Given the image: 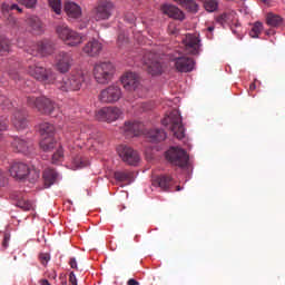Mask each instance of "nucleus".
I'll use <instances>...</instances> for the list:
<instances>
[{
    "label": "nucleus",
    "instance_id": "5701e85b",
    "mask_svg": "<svg viewBox=\"0 0 285 285\" xmlns=\"http://www.w3.org/2000/svg\"><path fill=\"white\" fill-rule=\"evenodd\" d=\"M174 185L175 179L166 175L157 176L151 181V186H154L155 188H160V190H164L165 193L170 190V188H173Z\"/></svg>",
    "mask_w": 285,
    "mask_h": 285
},
{
    "label": "nucleus",
    "instance_id": "0eeeda50",
    "mask_svg": "<svg viewBox=\"0 0 285 285\" xmlns=\"http://www.w3.org/2000/svg\"><path fill=\"white\" fill-rule=\"evenodd\" d=\"M57 35L59 39L67 43V46H79V43L83 42V37L77 33V31L68 28L66 24L57 27Z\"/></svg>",
    "mask_w": 285,
    "mask_h": 285
},
{
    "label": "nucleus",
    "instance_id": "4468645a",
    "mask_svg": "<svg viewBox=\"0 0 285 285\" xmlns=\"http://www.w3.org/2000/svg\"><path fill=\"white\" fill-rule=\"evenodd\" d=\"M183 46L187 55H199L202 51V40L197 35L187 33L183 39Z\"/></svg>",
    "mask_w": 285,
    "mask_h": 285
},
{
    "label": "nucleus",
    "instance_id": "39448f33",
    "mask_svg": "<svg viewBox=\"0 0 285 285\" xmlns=\"http://www.w3.org/2000/svg\"><path fill=\"white\" fill-rule=\"evenodd\" d=\"M115 75V65L111 62H99L94 68V77L98 83H109Z\"/></svg>",
    "mask_w": 285,
    "mask_h": 285
},
{
    "label": "nucleus",
    "instance_id": "72a5a7b5",
    "mask_svg": "<svg viewBox=\"0 0 285 285\" xmlns=\"http://www.w3.org/2000/svg\"><path fill=\"white\" fill-rule=\"evenodd\" d=\"M175 3H178V6H181V8H185L188 10V12H197L199 10V6L197 2L193 0H174Z\"/></svg>",
    "mask_w": 285,
    "mask_h": 285
},
{
    "label": "nucleus",
    "instance_id": "7ed1b4c3",
    "mask_svg": "<svg viewBox=\"0 0 285 285\" xmlns=\"http://www.w3.org/2000/svg\"><path fill=\"white\" fill-rule=\"evenodd\" d=\"M83 81H86V77L82 71H77L71 73L70 76H66L61 81L57 82L58 90L62 92H70L81 90V86H83Z\"/></svg>",
    "mask_w": 285,
    "mask_h": 285
},
{
    "label": "nucleus",
    "instance_id": "393cba45",
    "mask_svg": "<svg viewBox=\"0 0 285 285\" xmlns=\"http://www.w3.org/2000/svg\"><path fill=\"white\" fill-rule=\"evenodd\" d=\"M101 50H104V45L97 39L90 40L83 47V53L88 55V57H98V55H101Z\"/></svg>",
    "mask_w": 285,
    "mask_h": 285
},
{
    "label": "nucleus",
    "instance_id": "0e129e2a",
    "mask_svg": "<svg viewBox=\"0 0 285 285\" xmlns=\"http://www.w3.org/2000/svg\"><path fill=\"white\" fill-rule=\"evenodd\" d=\"M49 277H51L52 279H57V272H52V274Z\"/></svg>",
    "mask_w": 285,
    "mask_h": 285
},
{
    "label": "nucleus",
    "instance_id": "58836bf2",
    "mask_svg": "<svg viewBox=\"0 0 285 285\" xmlns=\"http://www.w3.org/2000/svg\"><path fill=\"white\" fill-rule=\"evenodd\" d=\"M0 108L2 110H10L12 108V101L8 97L0 95Z\"/></svg>",
    "mask_w": 285,
    "mask_h": 285
},
{
    "label": "nucleus",
    "instance_id": "6e6d98bb",
    "mask_svg": "<svg viewBox=\"0 0 285 285\" xmlns=\"http://www.w3.org/2000/svg\"><path fill=\"white\" fill-rule=\"evenodd\" d=\"M10 242V236L4 235L3 242H2V246L3 248L8 247V243Z\"/></svg>",
    "mask_w": 285,
    "mask_h": 285
},
{
    "label": "nucleus",
    "instance_id": "3c124183",
    "mask_svg": "<svg viewBox=\"0 0 285 285\" xmlns=\"http://www.w3.org/2000/svg\"><path fill=\"white\" fill-rule=\"evenodd\" d=\"M1 10H2V12H10V10H12V4L3 2L1 4Z\"/></svg>",
    "mask_w": 285,
    "mask_h": 285
},
{
    "label": "nucleus",
    "instance_id": "4be33fe9",
    "mask_svg": "<svg viewBox=\"0 0 285 285\" xmlns=\"http://www.w3.org/2000/svg\"><path fill=\"white\" fill-rule=\"evenodd\" d=\"M9 171L14 179H26L28 173H30V167L26 163H13Z\"/></svg>",
    "mask_w": 285,
    "mask_h": 285
},
{
    "label": "nucleus",
    "instance_id": "5fc2aeb1",
    "mask_svg": "<svg viewBox=\"0 0 285 285\" xmlns=\"http://www.w3.org/2000/svg\"><path fill=\"white\" fill-rule=\"evenodd\" d=\"M3 184H6V173L0 169V186H3Z\"/></svg>",
    "mask_w": 285,
    "mask_h": 285
},
{
    "label": "nucleus",
    "instance_id": "aec40b11",
    "mask_svg": "<svg viewBox=\"0 0 285 285\" xmlns=\"http://www.w3.org/2000/svg\"><path fill=\"white\" fill-rule=\"evenodd\" d=\"M11 124L16 130L28 128V111L26 109H17L11 117Z\"/></svg>",
    "mask_w": 285,
    "mask_h": 285
},
{
    "label": "nucleus",
    "instance_id": "09e8293b",
    "mask_svg": "<svg viewBox=\"0 0 285 285\" xmlns=\"http://www.w3.org/2000/svg\"><path fill=\"white\" fill-rule=\"evenodd\" d=\"M19 3L26 6V8H35L37 6V0H18Z\"/></svg>",
    "mask_w": 285,
    "mask_h": 285
},
{
    "label": "nucleus",
    "instance_id": "13d9d810",
    "mask_svg": "<svg viewBox=\"0 0 285 285\" xmlns=\"http://www.w3.org/2000/svg\"><path fill=\"white\" fill-rule=\"evenodd\" d=\"M11 10H17L18 12H23V9H21V7H19V4H17V3L11 4Z\"/></svg>",
    "mask_w": 285,
    "mask_h": 285
},
{
    "label": "nucleus",
    "instance_id": "7c9ffc66",
    "mask_svg": "<svg viewBox=\"0 0 285 285\" xmlns=\"http://www.w3.org/2000/svg\"><path fill=\"white\" fill-rule=\"evenodd\" d=\"M39 146L43 153H52L57 148V140L52 137L41 138Z\"/></svg>",
    "mask_w": 285,
    "mask_h": 285
},
{
    "label": "nucleus",
    "instance_id": "6ab92c4d",
    "mask_svg": "<svg viewBox=\"0 0 285 285\" xmlns=\"http://www.w3.org/2000/svg\"><path fill=\"white\" fill-rule=\"evenodd\" d=\"M52 43L49 41H40L27 49V52L32 55V57H46V55H52Z\"/></svg>",
    "mask_w": 285,
    "mask_h": 285
},
{
    "label": "nucleus",
    "instance_id": "49530a36",
    "mask_svg": "<svg viewBox=\"0 0 285 285\" xmlns=\"http://www.w3.org/2000/svg\"><path fill=\"white\" fill-rule=\"evenodd\" d=\"M118 46L119 48H124L125 46H128V38L124 33H120L118 36Z\"/></svg>",
    "mask_w": 285,
    "mask_h": 285
},
{
    "label": "nucleus",
    "instance_id": "864d4df0",
    "mask_svg": "<svg viewBox=\"0 0 285 285\" xmlns=\"http://www.w3.org/2000/svg\"><path fill=\"white\" fill-rule=\"evenodd\" d=\"M141 108L144 110V112L148 111V110H153V105L148 104V102H142L141 104Z\"/></svg>",
    "mask_w": 285,
    "mask_h": 285
},
{
    "label": "nucleus",
    "instance_id": "4d7b16f0",
    "mask_svg": "<svg viewBox=\"0 0 285 285\" xmlns=\"http://www.w3.org/2000/svg\"><path fill=\"white\" fill-rule=\"evenodd\" d=\"M11 10H17L18 12H23V9H21V7H19V4H17V3L11 4Z\"/></svg>",
    "mask_w": 285,
    "mask_h": 285
},
{
    "label": "nucleus",
    "instance_id": "20e7f679",
    "mask_svg": "<svg viewBox=\"0 0 285 285\" xmlns=\"http://www.w3.org/2000/svg\"><path fill=\"white\" fill-rule=\"evenodd\" d=\"M28 72L33 79L40 81L45 85H52L57 81V73L52 71V69H46L43 67H39L37 65H30L28 68Z\"/></svg>",
    "mask_w": 285,
    "mask_h": 285
},
{
    "label": "nucleus",
    "instance_id": "a878e982",
    "mask_svg": "<svg viewBox=\"0 0 285 285\" xmlns=\"http://www.w3.org/2000/svg\"><path fill=\"white\" fill-rule=\"evenodd\" d=\"M161 11L164 14H167V17H170L171 19L184 21V12L173 4H164L161 7Z\"/></svg>",
    "mask_w": 285,
    "mask_h": 285
},
{
    "label": "nucleus",
    "instance_id": "c9c22d12",
    "mask_svg": "<svg viewBox=\"0 0 285 285\" xmlns=\"http://www.w3.org/2000/svg\"><path fill=\"white\" fill-rule=\"evenodd\" d=\"M200 1L207 12H216L217 8H219L218 0H200Z\"/></svg>",
    "mask_w": 285,
    "mask_h": 285
},
{
    "label": "nucleus",
    "instance_id": "dca6fc26",
    "mask_svg": "<svg viewBox=\"0 0 285 285\" xmlns=\"http://www.w3.org/2000/svg\"><path fill=\"white\" fill-rule=\"evenodd\" d=\"M171 61L178 72H193L195 70V60L186 56H178L173 58Z\"/></svg>",
    "mask_w": 285,
    "mask_h": 285
},
{
    "label": "nucleus",
    "instance_id": "338daca9",
    "mask_svg": "<svg viewBox=\"0 0 285 285\" xmlns=\"http://www.w3.org/2000/svg\"><path fill=\"white\" fill-rule=\"evenodd\" d=\"M207 30L208 32H213V30H215V27H208Z\"/></svg>",
    "mask_w": 285,
    "mask_h": 285
},
{
    "label": "nucleus",
    "instance_id": "c85d7f7f",
    "mask_svg": "<svg viewBox=\"0 0 285 285\" xmlns=\"http://www.w3.org/2000/svg\"><path fill=\"white\" fill-rule=\"evenodd\" d=\"M42 177H43L45 186L47 188H50V186H52L55 184V181H57L59 174H57V171L52 168H47L43 171Z\"/></svg>",
    "mask_w": 285,
    "mask_h": 285
},
{
    "label": "nucleus",
    "instance_id": "052dcab7",
    "mask_svg": "<svg viewBox=\"0 0 285 285\" xmlns=\"http://www.w3.org/2000/svg\"><path fill=\"white\" fill-rule=\"evenodd\" d=\"M127 285H139V282L136 281L135 278H130V279L127 282Z\"/></svg>",
    "mask_w": 285,
    "mask_h": 285
},
{
    "label": "nucleus",
    "instance_id": "473e14b6",
    "mask_svg": "<svg viewBox=\"0 0 285 285\" xmlns=\"http://www.w3.org/2000/svg\"><path fill=\"white\" fill-rule=\"evenodd\" d=\"M114 177L117 181H127L128 184L135 181V173L128 170L115 171Z\"/></svg>",
    "mask_w": 285,
    "mask_h": 285
},
{
    "label": "nucleus",
    "instance_id": "cd10ccee",
    "mask_svg": "<svg viewBox=\"0 0 285 285\" xmlns=\"http://www.w3.org/2000/svg\"><path fill=\"white\" fill-rule=\"evenodd\" d=\"M65 12L71 19H79L81 17V7L75 2H66L65 3Z\"/></svg>",
    "mask_w": 285,
    "mask_h": 285
},
{
    "label": "nucleus",
    "instance_id": "a18cd8bd",
    "mask_svg": "<svg viewBox=\"0 0 285 285\" xmlns=\"http://www.w3.org/2000/svg\"><path fill=\"white\" fill-rule=\"evenodd\" d=\"M63 159V148L59 147L57 153L52 155V164H57V161H61Z\"/></svg>",
    "mask_w": 285,
    "mask_h": 285
},
{
    "label": "nucleus",
    "instance_id": "e2e57ef3",
    "mask_svg": "<svg viewBox=\"0 0 285 285\" xmlns=\"http://www.w3.org/2000/svg\"><path fill=\"white\" fill-rule=\"evenodd\" d=\"M257 88V85H255V82H252L249 85V90H255Z\"/></svg>",
    "mask_w": 285,
    "mask_h": 285
},
{
    "label": "nucleus",
    "instance_id": "ea45409f",
    "mask_svg": "<svg viewBox=\"0 0 285 285\" xmlns=\"http://www.w3.org/2000/svg\"><path fill=\"white\" fill-rule=\"evenodd\" d=\"M27 177L29 178V181L35 184V181H37V179L41 177V173L37 168H32V169L29 168Z\"/></svg>",
    "mask_w": 285,
    "mask_h": 285
},
{
    "label": "nucleus",
    "instance_id": "9d476101",
    "mask_svg": "<svg viewBox=\"0 0 285 285\" xmlns=\"http://www.w3.org/2000/svg\"><path fill=\"white\" fill-rule=\"evenodd\" d=\"M117 153L127 166H139V163L141 161L139 153L128 145H120L117 148Z\"/></svg>",
    "mask_w": 285,
    "mask_h": 285
},
{
    "label": "nucleus",
    "instance_id": "6e6552de",
    "mask_svg": "<svg viewBox=\"0 0 285 285\" xmlns=\"http://www.w3.org/2000/svg\"><path fill=\"white\" fill-rule=\"evenodd\" d=\"M112 12H115V4L108 0H101L92 9L91 14L95 21H107V19L112 17Z\"/></svg>",
    "mask_w": 285,
    "mask_h": 285
},
{
    "label": "nucleus",
    "instance_id": "69168bd1",
    "mask_svg": "<svg viewBox=\"0 0 285 285\" xmlns=\"http://www.w3.org/2000/svg\"><path fill=\"white\" fill-rule=\"evenodd\" d=\"M171 27H169V32L170 35H177V31L176 30H170Z\"/></svg>",
    "mask_w": 285,
    "mask_h": 285
},
{
    "label": "nucleus",
    "instance_id": "de8ad7c7",
    "mask_svg": "<svg viewBox=\"0 0 285 285\" xmlns=\"http://www.w3.org/2000/svg\"><path fill=\"white\" fill-rule=\"evenodd\" d=\"M39 259H40V263L42 264V266H47L48 263L50 262V254L42 253L39 255Z\"/></svg>",
    "mask_w": 285,
    "mask_h": 285
},
{
    "label": "nucleus",
    "instance_id": "bb28decb",
    "mask_svg": "<svg viewBox=\"0 0 285 285\" xmlns=\"http://www.w3.org/2000/svg\"><path fill=\"white\" fill-rule=\"evenodd\" d=\"M147 137L153 144H159V141L166 140L167 135L164 129L155 128L147 132Z\"/></svg>",
    "mask_w": 285,
    "mask_h": 285
},
{
    "label": "nucleus",
    "instance_id": "774afa93",
    "mask_svg": "<svg viewBox=\"0 0 285 285\" xmlns=\"http://www.w3.org/2000/svg\"><path fill=\"white\" fill-rule=\"evenodd\" d=\"M263 3H265V6H268L269 1L268 0H262Z\"/></svg>",
    "mask_w": 285,
    "mask_h": 285
},
{
    "label": "nucleus",
    "instance_id": "f03ea898",
    "mask_svg": "<svg viewBox=\"0 0 285 285\" xmlns=\"http://www.w3.org/2000/svg\"><path fill=\"white\" fill-rule=\"evenodd\" d=\"M163 126H168L176 139H184V137H186L181 114H179L177 109L171 110L170 114L163 119Z\"/></svg>",
    "mask_w": 285,
    "mask_h": 285
},
{
    "label": "nucleus",
    "instance_id": "412c9836",
    "mask_svg": "<svg viewBox=\"0 0 285 285\" xmlns=\"http://www.w3.org/2000/svg\"><path fill=\"white\" fill-rule=\"evenodd\" d=\"M126 137H139L144 132V124L139 121H126L122 127Z\"/></svg>",
    "mask_w": 285,
    "mask_h": 285
},
{
    "label": "nucleus",
    "instance_id": "c756f323",
    "mask_svg": "<svg viewBox=\"0 0 285 285\" xmlns=\"http://www.w3.org/2000/svg\"><path fill=\"white\" fill-rule=\"evenodd\" d=\"M266 23L267 26H271V28H279L284 26V18L279 14L269 12L266 14Z\"/></svg>",
    "mask_w": 285,
    "mask_h": 285
},
{
    "label": "nucleus",
    "instance_id": "9b49d317",
    "mask_svg": "<svg viewBox=\"0 0 285 285\" xmlns=\"http://www.w3.org/2000/svg\"><path fill=\"white\" fill-rule=\"evenodd\" d=\"M101 104H117L121 99V87L111 85L106 89H102L98 96Z\"/></svg>",
    "mask_w": 285,
    "mask_h": 285
},
{
    "label": "nucleus",
    "instance_id": "603ef678",
    "mask_svg": "<svg viewBox=\"0 0 285 285\" xmlns=\"http://www.w3.org/2000/svg\"><path fill=\"white\" fill-rule=\"evenodd\" d=\"M9 77L11 78V79H13L14 81H19L20 79H21V77L19 76V72H17V71H9Z\"/></svg>",
    "mask_w": 285,
    "mask_h": 285
},
{
    "label": "nucleus",
    "instance_id": "e433bc0d",
    "mask_svg": "<svg viewBox=\"0 0 285 285\" xmlns=\"http://www.w3.org/2000/svg\"><path fill=\"white\" fill-rule=\"evenodd\" d=\"M10 52V40L6 36L0 35V56Z\"/></svg>",
    "mask_w": 285,
    "mask_h": 285
},
{
    "label": "nucleus",
    "instance_id": "a19ab883",
    "mask_svg": "<svg viewBox=\"0 0 285 285\" xmlns=\"http://www.w3.org/2000/svg\"><path fill=\"white\" fill-rule=\"evenodd\" d=\"M17 207L22 210H32V203L30 200L20 199L17 203Z\"/></svg>",
    "mask_w": 285,
    "mask_h": 285
},
{
    "label": "nucleus",
    "instance_id": "8fccbe9b",
    "mask_svg": "<svg viewBox=\"0 0 285 285\" xmlns=\"http://www.w3.org/2000/svg\"><path fill=\"white\" fill-rule=\"evenodd\" d=\"M69 283L70 285H77V276L75 275V272L69 274Z\"/></svg>",
    "mask_w": 285,
    "mask_h": 285
},
{
    "label": "nucleus",
    "instance_id": "c03bdc74",
    "mask_svg": "<svg viewBox=\"0 0 285 285\" xmlns=\"http://www.w3.org/2000/svg\"><path fill=\"white\" fill-rule=\"evenodd\" d=\"M66 138L71 140L79 139V130H75V128H69L66 132Z\"/></svg>",
    "mask_w": 285,
    "mask_h": 285
},
{
    "label": "nucleus",
    "instance_id": "79ce46f5",
    "mask_svg": "<svg viewBox=\"0 0 285 285\" xmlns=\"http://www.w3.org/2000/svg\"><path fill=\"white\" fill-rule=\"evenodd\" d=\"M49 6L56 14H61V0H49Z\"/></svg>",
    "mask_w": 285,
    "mask_h": 285
},
{
    "label": "nucleus",
    "instance_id": "4c0bfd02",
    "mask_svg": "<svg viewBox=\"0 0 285 285\" xmlns=\"http://www.w3.org/2000/svg\"><path fill=\"white\" fill-rule=\"evenodd\" d=\"M262 30H264V24L262 22H255L249 35L253 39H257L262 35Z\"/></svg>",
    "mask_w": 285,
    "mask_h": 285
},
{
    "label": "nucleus",
    "instance_id": "423d86ee",
    "mask_svg": "<svg viewBox=\"0 0 285 285\" xmlns=\"http://www.w3.org/2000/svg\"><path fill=\"white\" fill-rule=\"evenodd\" d=\"M142 61L147 68V72L149 75H153V77L161 75V72H164V65L161 63V60H159L157 53L153 51H145L142 56Z\"/></svg>",
    "mask_w": 285,
    "mask_h": 285
},
{
    "label": "nucleus",
    "instance_id": "bf43d9fd",
    "mask_svg": "<svg viewBox=\"0 0 285 285\" xmlns=\"http://www.w3.org/2000/svg\"><path fill=\"white\" fill-rule=\"evenodd\" d=\"M69 265L71 266V268H76L77 269V259L76 258H70Z\"/></svg>",
    "mask_w": 285,
    "mask_h": 285
},
{
    "label": "nucleus",
    "instance_id": "b1692460",
    "mask_svg": "<svg viewBox=\"0 0 285 285\" xmlns=\"http://www.w3.org/2000/svg\"><path fill=\"white\" fill-rule=\"evenodd\" d=\"M26 23L33 35H43L46 31V26L41 21V18L37 16H29Z\"/></svg>",
    "mask_w": 285,
    "mask_h": 285
},
{
    "label": "nucleus",
    "instance_id": "ddd939ff",
    "mask_svg": "<svg viewBox=\"0 0 285 285\" xmlns=\"http://www.w3.org/2000/svg\"><path fill=\"white\" fill-rule=\"evenodd\" d=\"M124 112L118 107H105L96 112V119L98 121H107V124H112L121 117Z\"/></svg>",
    "mask_w": 285,
    "mask_h": 285
},
{
    "label": "nucleus",
    "instance_id": "a211bd4d",
    "mask_svg": "<svg viewBox=\"0 0 285 285\" xmlns=\"http://www.w3.org/2000/svg\"><path fill=\"white\" fill-rule=\"evenodd\" d=\"M220 26H229L234 35L239 36L242 32V24L235 20V14L233 13H223L217 18Z\"/></svg>",
    "mask_w": 285,
    "mask_h": 285
},
{
    "label": "nucleus",
    "instance_id": "f257e3e1",
    "mask_svg": "<svg viewBox=\"0 0 285 285\" xmlns=\"http://www.w3.org/2000/svg\"><path fill=\"white\" fill-rule=\"evenodd\" d=\"M27 105L29 108H35L40 115L57 117L59 115V105L46 96H28Z\"/></svg>",
    "mask_w": 285,
    "mask_h": 285
},
{
    "label": "nucleus",
    "instance_id": "f8f14e48",
    "mask_svg": "<svg viewBox=\"0 0 285 285\" xmlns=\"http://www.w3.org/2000/svg\"><path fill=\"white\" fill-rule=\"evenodd\" d=\"M120 81L128 92H138L141 90V79L139 76L132 71H127L121 78Z\"/></svg>",
    "mask_w": 285,
    "mask_h": 285
},
{
    "label": "nucleus",
    "instance_id": "37998d69",
    "mask_svg": "<svg viewBox=\"0 0 285 285\" xmlns=\"http://www.w3.org/2000/svg\"><path fill=\"white\" fill-rule=\"evenodd\" d=\"M8 118L6 117H0V139L1 137H3V132H6V130H8Z\"/></svg>",
    "mask_w": 285,
    "mask_h": 285
},
{
    "label": "nucleus",
    "instance_id": "f3484780",
    "mask_svg": "<svg viewBox=\"0 0 285 285\" xmlns=\"http://www.w3.org/2000/svg\"><path fill=\"white\" fill-rule=\"evenodd\" d=\"M73 61L71 52L60 51L56 57V66L59 72H68L72 68Z\"/></svg>",
    "mask_w": 285,
    "mask_h": 285
},
{
    "label": "nucleus",
    "instance_id": "f704fd0d",
    "mask_svg": "<svg viewBox=\"0 0 285 285\" xmlns=\"http://www.w3.org/2000/svg\"><path fill=\"white\" fill-rule=\"evenodd\" d=\"M88 159L81 157V156H76L72 161H71V168L72 170H79V168H86L88 166Z\"/></svg>",
    "mask_w": 285,
    "mask_h": 285
},
{
    "label": "nucleus",
    "instance_id": "1a4fd4ad",
    "mask_svg": "<svg viewBox=\"0 0 285 285\" xmlns=\"http://www.w3.org/2000/svg\"><path fill=\"white\" fill-rule=\"evenodd\" d=\"M166 159L171 166H178V168H186L188 166V154L179 147H171L166 153Z\"/></svg>",
    "mask_w": 285,
    "mask_h": 285
},
{
    "label": "nucleus",
    "instance_id": "2f4dec72",
    "mask_svg": "<svg viewBox=\"0 0 285 285\" xmlns=\"http://www.w3.org/2000/svg\"><path fill=\"white\" fill-rule=\"evenodd\" d=\"M39 132L41 135V139L52 137L55 138V125L50 122H42L39 127Z\"/></svg>",
    "mask_w": 285,
    "mask_h": 285
},
{
    "label": "nucleus",
    "instance_id": "2eb2a0df",
    "mask_svg": "<svg viewBox=\"0 0 285 285\" xmlns=\"http://www.w3.org/2000/svg\"><path fill=\"white\" fill-rule=\"evenodd\" d=\"M11 147L16 153H21L22 155H30L35 150L32 140L19 137L11 138Z\"/></svg>",
    "mask_w": 285,
    "mask_h": 285
},
{
    "label": "nucleus",
    "instance_id": "680f3d73",
    "mask_svg": "<svg viewBox=\"0 0 285 285\" xmlns=\"http://www.w3.org/2000/svg\"><path fill=\"white\" fill-rule=\"evenodd\" d=\"M61 285H68V281L66 279V275H60Z\"/></svg>",
    "mask_w": 285,
    "mask_h": 285
}]
</instances>
